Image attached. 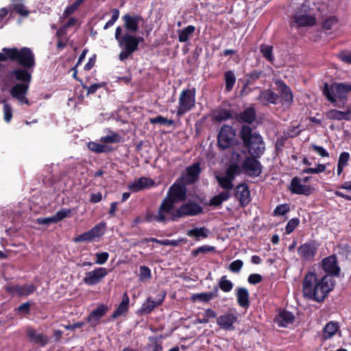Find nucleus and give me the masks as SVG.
Returning a JSON list of instances; mask_svg holds the SVG:
<instances>
[{
  "mask_svg": "<svg viewBox=\"0 0 351 351\" xmlns=\"http://www.w3.org/2000/svg\"><path fill=\"white\" fill-rule=\"evenodd\" d=\"M302 294L304 298L317 302H322L333 289L332 278L325 275L319 279L317 275L308 271L302 280Z\"/></svg>",
  "mask_w": 351,
  "mask_h": 351,
  "instance_id": "f257e3e1",
  "label": "nucleus"
},
{
  "mask_svg": "<svg viewBox=\"0 0 351 351\" xmlns=\"http://www.w3.org/2000/svg\"><path fill=\"white\" fill-rule=\"evenodd\" d=\"M243 147L246 149L249 155L263 156L265 151V143L261 135L253 132L249 125H243L239 132Z\"/></svg>",
  "mask_w": 351,
  "mask_h": 351,
  "instance_id": "f03ea898",
  "label": "nucleus"
},
{
  "mask_svg": "<svg viewBox=\"0 0 351 351\" xmlns=\"http://www.w3.org/2000/svg\"><path fill=\"white\" fill-rule=\"evenodd\" d=\"M351 92V84L344 82H334L330 85L325 83L323 87L322 93L335 107L344 106L348 101L349 93Z\"/></svg>",
  "mask_w": 351,
  "mask_h": 351,
  "instance_id": "7ed1b4c3",
  "label": "nucleus"
},
{
  "mask_svg": "<svg viewBox=\"0 0 351 351\" xmlns=\"http://www.w3.org/2000/svg\"><path fill=\"white\" fill-rule=\"evenodd\" d=\"M121 34L122 28L120 26L117 27L114 38L118 41L119 47H123V50L119 53V59L121 61H125L138 50L139 43L143 41V38L128 33L123 36H121Z\"/></svg>",
  "mask_w": 351,
  "mask_h": 351,
  "instance_id": "20e7f679",
  "label": "nucleus"
},
{
  "mask_svg": "<svg viewBox=\"0 0 351 351\" xmlns=\"http://www.w3.org/2000/svg\"><path fill=\"white\" fill-rule=\"evenodd\" d=\"M10 57L12 62H16L21 67L34 68L36 66L35 55L29 47H12Z\"/></svg>",
  "mask_w": 351,
  "mask_h": 351,
  "instance_id": "39448f33",
  "label": "nucleus"
},
{
  "mask_svg": "<svg viewBox=\"0 0 351 351\" xmlns=\"http://www.w3.org/2000/svg\"><path fill=\"white\" fill-rule=\"evenodd\" d=\"M196 89L195 87L183 89L178 98V106L176 111L177 117L192 110L195 106Z\"/></svg>",
  "mask_w": 351,
  "mask_h": 351,
  "instance_id": "423d86ee",
  "label": "nucleus"
},
{
  "mask_svg": "<svg viewBox=\"0 0 351 351\" xmlns=\"http://www.w3.org/2000/svg\"><path fill=\"white\" fill-rule=\"evenodd\" d=\"M186 198V189L184 184L175 182L169 189L167 196L162 199V203L171 212L175 207V204L184 202Z\"/></svg>",
  "mask_w": 351,
  "mask_h": 351,
  "instance_id": "0eeeda50",
  "label": "nucleus"
},
{
  "mask_svg": "<svg viewBox=\"0 0 351 351\" xmlns=\"http://www.w3.org/2000/svg\"><path fill=\"white\" fill-rule=\"evenodd\" d=\"M202 206L195 202H188L182 204L176 209H173L170 213L169 220L178 221L180 218L188 216H196L203 213Z\"/></svg>",
  "mask_w": 351,
  "mask_h": 351,
  "instance_id": "6e6552de",
  "label": "nucleus"
},
{
  "mask_svg": "<svg viewBox=\"0 0 351 351\" xmlns=\"http://www.w3.org/2000/svg\"><path fill=\"white\" fill-rule=\"evenodd\" d=\"M262 156L249 155L241 163L243 172L251 177H258L263 172V165L258 160Z\"/></svg>",
  "mask_w": 351,
  "mask_h": 351,
  "instance_id": "1a4fd4ad",
  "label": "nucleus"
},
{
  "mask_svg": "<svg viewBox=\"0 0 351 351\" xmlns=\"http://www.w3.org/2000/svg\"><path fill=\"white\" fill-rule=\"evenodd\" d=\"M236 136L235 130L229 125H223L221 127L217 134V146L219 149L224 151L233 145V141Z\"/></svg>",
  "mask_w": 351,
  "mask_h": 351,
  "instance_id": "9d476101",
  "label": "nucleus"
},
{
  "mask_svg": "<svg viewBox=\"0 0 351 351\" xmlns=\"http://www.w3.org/2000/svg\"><path fill=\"white\" fill-rule=\"evenodd\" d=\"M3 289L12 298L15 296L22 297L32 294L36 290V287L34 284L21 285L19 284L8 283L3 287Z\"/></svg>",
  "mask_w": 351,
  "mask_h": 351,
  "instance_id": "9b49d317",
  "label": "nucleus"
},
{
  "mask_svg": "<svg viewBox=\"0 0 351 351\" xmlns=\"http://www.w3.org/2000/svg\"><path fill=\"white\" fill-rule=\"evenodd\" d=\"M311 178V176L304 177L303 179H301L298 176L293 177L291 179L290 185L289 186L290 191L293 194L304 195L306 196L310 195L312 194L313 189L310 185L302 184V182L304 183H307L310 181Z\"/></svg>",
  "mask_w": 351,
  "mask_h": 351,
  "instance_id": "f8f14e48",
  "label": "nucleus"
},
{
  "mask_svg": "<svg viewBox=\"0 0 351 351\" xmlns=\"http://www.w3.org/2000/svg\"><path fill=\"white\" fill-rule=\"evenodd\" d=\"M29 89V85L16 83L11 87L9 93L12 99L16 100L19 104L30 106L32 102L27 97Z\"/></svg>",
  "mask_w": 351,
  "mask_h": 351,
  "instance_id": "ddd939ff",
  "label": "nucleus"
},
{
  "mask_svg": "<svg viewBox=\"0 0 351 351\" xmlns=\"http://www.w3.org/2000/svg\"><path fill=\"white\" fill-rule=\"evenodd\" d=\"M318 244L314 240H308L300 245L298 254L301 258L306 261H313L317 252Z\"/></svg>",
  "mask_w": 351,
  "mask_h": 351,
  "instance_id": "4468645a",
  "label": "nucleus"
},
{
  "mask_svg": "<svg viewBox=\"0 0 351 351\" xmlns=\"http://www.w3.org/2000/svg\"><path fill=\"white\" fill-rule=\"evenodd\" d=\"M278 100L282 104L291 106L293 103V94L291 88L282 80L275 81Z\"/></svg>",
  "mask_w": 351,
  "mask_h": 351,
  "instance_id": "2eb2a0df",
  "label": "nucleus"
},
{
  "mask_svg": "<svg viewBox=\"0 0 351 351\" xmlns=\"http://www.w3.org/2000/svg\"><path fill=\"white\" fill-rule=\"evenodd\" d=\"M106 227V223L101 222L95 226L90 230L80 234L73 239L75 243L90 242L94 239L100 237L104 234L102 229Z\"/></svg>",
  "mask_w": 351,
  "mask_h": 351,
  "instance_id": "dca6fc26",
  "label": "nucleus"
},
{
  "mask_svg": "<svg viewBox=\"0 0 351 351\" xmlns=\"http://www.w3.org/2000/svg\"><path fill=\"white\" fill-rule=\"evenodd\" d=\"M322 267L323 270L328 274L329 276H339L341 271L338 265L337 256L335 254L325 257L322 260Z\"/></svg>",
  "mask_w": 351,
  "mask_h": 351,
  "instance_id": "f3484780",
  "label": "nucleus"
},
{
  "mask_svg": "<svg viewBox=\"0 0 351 351\" xmlns=\"http://www.w3.org/2000/svg\"><path fill=\"white\" fill-rule=\"evenodd\" d=\"M34 68L19 67L14 69L10 75L19 82V84L30 85L32 79V72Z\"/></svg>",
  "mask_w": 351,
  "mask_h": 351,
  "instance_id": "a211bd4d",
  "label": "nucleus"
},
{
  "mask_svg": "<svg viewBox=\"0 0 351 351\" xmlns=\"http://www.w3.org/2000/svg\"><path fill=\"white\" fill-rule=\"evenodd\" d=\"M166 291H161L157 295V300H153L151 298H148L147 300L142 304L141 307L138 310V312L141 315L149 314L155 307L161 305L165 298Z\"/></svg>",
  "mask_w": 351,
  "mask_h": 351,
  "instance_id": "6ab92c4d",
  "label": "nucleus"
},
{
  "mask_svg": "<svg viewBox=\"0 0 351 351\" xmlns=\"http://www.w3.org/2000/svg\"><path fill=\"white\" fill-rule=\"evenodd\" d=\"M164 204L161 202L160 206L158 210L157 214L152 212H147L145 217V220L147 222L157 221L159 223H165L169 220V213L171 211L167 208Z\"/></svg>",
  "mask_w": 351,
  "mask_h": 351,
  "instance_id": "aec40b11",
  "label": "nucleus"
},
{
  "mask_svg": "<svg viewBox=\"0 0 351 351\" xmlns=\"http://www.w3.org/2000/svg\"><path fill=\"white\" fill-rule=\"evenodd\" d=\"M108 274L107 269L105 267H98L91 271L86 273L83 282L89 286H93L98 284Z\"/></svg>",
  "mask_w": 351,
  "mask_h": 351,
  "instance_id": "412c9836",
  "label": "nucleus"
},
{
  "mask_svg": "<svg viewBox=\"0 0 351 351\" xmlns=\"http://www.w3.org/2000/svg\"><path fill=\"white\" fill-rule=\"evenodd\" d=\"M237 315L235 313L228 311L217 319V324L225 330H234V324L237 322Z\"/></svg>",
  "mask_w": 351,
  "mask_h": 351,
  "instance_id": "4be33fe9",
  "label": "nucleus"
},
{
  "mask_svg": "<svg viewBox=\"0 0 351 351\" xmlns=\"http://www.w3.org/2000/svg\"><path fill=\"white\" fill-rule=\"evenodd\" d=\"M234 195L242 207L246 206L250 202V191L246 183L238 184L234 189Z\"/></svg>",
  "mask_w": 351,
  "mask_h": 351,
  "instance_id": "5701e85b",
  "label": "nucleus"
},
{
  "mask_svg": "<svg viewBox=\"0 0 351 351\" xmlns=\"http://www.w3.org/2000/svg\"><path fill=\"white\" fill-rule=\"evenodd\" d=\"M326 117L330 120L351 121V105L347 106L345 111L330 109L326 112Z\"/></svg>",
  "mask_w": 351,
  "mask_h": 351,
  "instance_id": "b1692460",
  "label": "nucleus"
},
{
  "mask_svg": "<svg viewBox=\"0 0 351 351\" xmlns=\"http://www.w3.org/2000/svg\"><path fill=\"white\" fill-rule=\"evenodd\" d=\"M122 19L124 22V27L131 33L136 32L138 29L139 23L143 21L141 15L131 16L129 14L123 16Z\"/></svg>",
  "mask_w": 351,
  "mask_h": 351,
  "instance_id": "393cba45",
  "label": "nucleus"
},
{
  "mask_svg": "<svg viewBox=\"0 0 351 351\" xmlns=\"http://www.w3.org/2000/svg\"><path fill=\"white\" fill-rule=\"evenodd\" d=\"M340 330L339 323L334 321L328 322L323 328L322 339L327 341L332 339Z\"/></svg>",
  "mask_w": 351,
  "mask_h": 351,
  "instance_id": "a878e982",
  "label": "nucleus"
},
{
  "mask_svg": "<svg viewBox=\"0 0 351 351\" xmlns=\"http://www.w3.org/2000/svg\"><path fill=\"white\" fill-rule=\"evenodd\" d=\"M295 321L294 315L287 310H282L276 317V322L280 327H287L292 324Z\"/></svg>",
  "mask_w": 351,
  "mask_h": 351,
  "instance_id": "bb28decb",
  "label": "nucleus"
},
{
  "mask_svg": "<svg viewBox=\"0 0 351 351\" xmlns=\"http://www.w3.org/2000/svg\"><path fill=\"white\" fill-rule=\"evenodd\" d=\"M293 23L298 27H312L315 25L316 20L314 16L307 14H295L293 17Z\"/></svg>",
  "mask_w": 351,
  "mask_h": 351,
  "instance_id": "cd10ccee",
  "label": "nucleus"
},
{
  "mask_svg": "<svg viewBox=\"0 0 351 351\" xmlns=\"http://www.w3.org/2000/svg\"><path fill=\"white\" fill-rule=\"evenodd\" d=\"M236 296L237 302L241 307L247 308L250 306V294L246 288L237 287Z\"/></svg>",
  "mask_w": 351,
  "mask_h": 351,
  "instance_id": "c85d7f7f",
  "label": "nucleus"
},
{
  "mask_svg": "<svg viewBox=\"0 0 351 351\" xmlns=\"http://www.w3.org/2000/svg\"><path fill=\"white\" fill-rule=\"evenodd\" d=\"M154 185V181L146 177H141L136 181L129 186L130 190L133 192H138L145 188L152 186Z\"/></svg>",
  "mask_w": 351,
  "mask_h": 351,
  "instance_id": "c756f323",
  "label": "nucleus"
},
{
  "mask_svg": "<svg viewBox=\"0 0 351 351\" xmlns=\"http://www.w3.org/2000/svg\"><path fill=\"white\" fill-rule=\"evenodd\" d=\"M108 311V307L105 304H100L95 310H93L87 318L88 322L96 325L99 320L104 316Z\"/></svg>",
  "mask_w": 351,
  "mask_h": 351,
  "instance_id": "7c9ffc66",
  "label": "nucleus"
},
{
  "mask_svg": "<svg viewBox=\"0 0 351 351\" xmlns=\"http://www.w3.org/2000/svg\"><path fill=\"white\" fill-rule=\"evenodd\" d=\"M256 114L254 108L249 107L237 115V119L240 122L250 124L256 119Z\"/></svg>",
  "mask_w": 351,
  "mask_h": 351,
  "instance_id": "2f4dec72",
  "label": "nucleus"
},
{
  "mask_svg": "<svg viewBox=\"0 0 351 351\" xmlns=\"http://www.w3.org/2000/svg\"><path fill=\"white\" fill-rule=\"evenodd\" d=\"M130 303V298L127 292H124L122 296V300L117 308L113 311L111 317L116 319L117 317L122 315L128 311Z\"/></svg>",
  "mask_w": 351,
  "mask_h": 351,
  "instance_id": "473e14b6",
  "label": "nucleus"
},
{
  "mask_svg": "<svg viewBox=\"0 0 351 351\" xmlns=\"http://www.w3.org/2000/svg\"><path fill=\"white\" fill-rule=\"evenodd\" d=\"M219 296V291L218 286H215L213 289L211 291L206 292V293H200L193 295V300H198L202 302H208L210 300L213 299L214 298H217Z\"/></svg>",
  "mask_w": 351,
  "mask_h": 351,
  "instance_id": "72a5a7b5",
  "label": "nucleus"
},
{
  "mask_svg": "<svg viewBox=\"0 0 351 351\" xmlns=\"http://www.w3.org/2000/svg\"><path fill=\"white\" fill-rule=\"evenodd\" d=\"M231 197L229 191H222L210 199L208 205L210 206H220L223 202L228 200Z\"/></svg>",
  "mask_w": 351,
  "mask_h": 351,
  "instance_id": "f704fd0d",
  "label": "nucleus"
},
{
  "mask_svg": "<svg viewBox=\"0 0 351 351\" xmlns=\"http://www.w3.org/2000/svg\"><path fill=\"white\" fill-rule=\"evenodd\" d=\"M187 173V180L189 183H193L197 180L201 172L200 165L198 162L194 163L186 169Z\"/></svg>",
  "mask_w": 351,
  "mask_h": 351,
  "instance_id": "c9c22d12",
  "label": "nucleus"
},
{
  "mask_svg": "<svg viewBox=\"0 0 351 351\" xmlns=\"http://www.w3.org/2000/svg\"><path fill=\"white\" fill-rule=\"evenodd\" d=\"M225 92L230 93L236 84V76L233 71L229 70L224 73Z\"/></svg>",
  "mask_w": 351,
  "mask_h": 351,
  "instance_id": "e433bc0d",
  "label": "nucleus"
},
{
  "mask_svg": "<svg viewBox=\"0 0 351 351\" xmlns=\"http://www.w3.org/2000/svg\"><path fill=\"white\" fill-rule=\"evenodd\" d=\"M195 30L193 25H188L182 29L178 30V40L180 43L187 42Z\"/></svg>",
  "mask_w": 351,
  "mask_h": 351,
  "instance_id": "4c0bfd02",
  "label": "nucleus"
},
{
  "mask_svg": "<svg viewBox=\"0 0 351 351\" xmlns=\"http://www.w3.org/2000/svg\"><path fill=\"white\" fill-rule=\"evenodd\" d=\"M216 178L220 187L224 190L223 191L231 193V191L234 189L233 181L234 180L226 175L224 176H217Z\"/></svg>",
  "mask_w": 351,
  "mask_h": 351,
  "instance_id": "58836bf2",
  "label": "nucleus"
},
{
  "mask_svg": "<svg viewBox=\"0 0 351 351\" xmlns=\"http://www.w3.org/2000/svg\"><path fill=\"white\" fill-rule=\"evenodd\" d=\"M242 172L241 165H240L237 162H230L225 171V175L234 180Z\"/></svg>",
  "mask_w": 351,
  "mask_h": 351,
  "instance_id": "ea45409f",
  "label": "nucleus"
},
{
  "mask_svg": "<svg viewBox=\"0 0 351 351\" xmlns=\"http://www.w3.org/2000/svg\"><path fill=\"white\" fill-rule=\"evenodd\" d=\"M208 230L205 227L195 228L189 230L187 232V235L190 237H194L195 240L199 241L200 238L208 237Z\"/></svg>",
  "mask_w": 351,
  "mask_h": 351,
  "instance_id": "a19ab883",
  "label": "nucleus"
},
{
  "mask_svg": "<svg viewBox=\"0 0 351 351\" xmlns=\"http://www.w3.org/2000/svg\"><path fill=\"white\" fill-rule=\"evenodd\" d=\"M232 118V112L226 109H221L214 112L213 120L215 122H221Z\"/></svg>",
  "mask_w": 351,
  "mask_h": 351,
  "instance_id": "79ce46f5",
  "label": "nucleus"
},
{
  "mask_svg": "<svg viewBox=\"0 0 351 351\" xmlns=\"http://www.w3.org/2000/svg\"><path fill=\"white\" fill-rule=\"evenodd\" d=\"M27 336L35 343H39L42 346H45L48 342V338L47 336L43 334H38L34 330H29L27 332Z\"/></svg>",
  "mask_w": 351,
  "mask_h": 351,
  "instance_id": "37998d69",
  "label": "nucleus"
},
{
  "mask_svg": "<svg viewBox=\"0 0 351 351\" xmlns=\"http://www.w3.org/2000/svg\"><path fill=\"white\" fill-rule=\"evenodd\" d=\"M273 49V46L269 45L262 44L260 46V52L262 56L271 63H273L275 60Z\"/></svg>",
  "mask_w": 351,
  "mask_h": 351,
  "instance_id": "c03bdc74",
  "label": "nucleus"
},
{
  "mask_svg": "<svg viewBox=\"0 0 351 351\" xmlns=\"http://www.w3.org/2000/svg\"><path fill=\"white\" fill-rule=\"evenodd\" d=\"M261 97L270 104H276L278 102V95L271 89L263 91Z\"/></svg>",
  "mask_w": 351,
  "mask_h": 351,
  "instance_id": "a18cd8bd",
  "label": "nucleus"
},
{
  "mask_svg": "<svg viewBox=\"0 0 351 351\" xmlns=\"http://www.w3.org/2000/svg\"><path fill=\"white\" fill-rule=\"evenodd\" d=\"M338 22L339 19L335 16L328 17L322 22V29L326 31L331 30Z\"/></svg>",
  "mask_w": 351,
  "mask_h": 351,
  "instance_id": "49530a36",
  "label": "nucleus"
},
{
  "mask_svg": "<svg viewBox=\"0 0 351 351\" xmlns=\"http://www.w3.org/2000/svg\"><path fill=\"white\" fill-rule=\"evenodd\" d=\"M226 276L221 277L219 281V287L223 292H230L233 288V283L226 278Z\"/></svg>",
  "mask_w": 351,
  "mask_h": 351,
  "instance_id": "de8ad7c7",
  "label": "nucleus"
},
{
  "mask_svg": "<svg viewBox=\"0 0 351 351\" xmlns=\"http://www.w3.org/2000/svg\"><path fill=\"white\" fill-rule=\"evenodd\" d=\"M215 251V247L214 246L211 245H202L200 247H198L197 248L192 250L191 252V256L193 257H197L199 254H206L208 252H213Z\"/></svg>",
  "mask_w": 351,
  "mask_h": 351,
  "instance_id": "09e8293b",
  "label": "nucleus"
},
{
  "mask_svg": "<svg viewBox=\"0 0 351 351\" xmlns=\"http://www.w3.org/2000/svg\"><path fill=\"white\" fill-rule=\"evenodd\" d=\"M121 137L116 132H110V134L103 136L101 141L104 143H119Z\"/></svg>",
  "mask_w": 351,
  "mask_h": 351,
  "instance_id": "8fccbe9b",
  "label": "nucleus"
},
{
  "mask_svg": "<svg viewBox=\"0 0 351 351\" xmlns=\"http://www.w3.org/2000/svg\"><path fill=\"white\" fill-rule=\"evenodd\" d=\"M88 147L90 150L97 154L108 152L106 145L95 142L88 143Z\"/></svg>",
  "mask_w": 351,
  "mask_h": 351,
  "instance_id": "3c124183",
  "label": "nucleus"
},
{
  "mask_svg": "<svg viewBox=\"0 0 351 351\" xmlns=\"http://www.w3.org/2000/svg\"><path fill=\"white\" fill-rule=\"evenodd\" d=\"M300 219L298 217L291 219L285 226V232L287 234L292 233L299 226Z\"/></svg>",
  "mask_w": 351,
  "mask_h": 351,
  "instance_id": "603ef678",
  "label": "nucleus"
},
{
  "mask_svg": "<svg viewBox=\"0 0 351 351\" xmlns=\"http://www.w3.org/2000/svg\"><path fill=\"white\" fill-rule=\"evenodd\" d=\"M139 272L138 277L141 281H144L152 278L151 269L147 266H140Z\"/></svg>",
  "mask_w": 351,
  "mask_h": 351,
  "instance_id": "864d4df0",
  "label": "nucleus"
},
{
  "mask_svg": "<svg viewBox=\"0 0 351 351\" xmlns=\"http://www.w3.org/2000/svg\"><path fill=\"white\" fill-rule=\"evenodd\" d=\"M149 122L152 124L159 123V124H167L169 125H173V123H174V121L172 119H168L165 117H163L161 115H158L154 118H151L149 119Z\"/></svg>",
  "mask_w": 351,
  "mask_h": 351,
  "instance_id": "5fc2aeb1",
  "label": "nucleus"
},
{
  "mask_svg": "<svg viewBox=\"0 0 351 351\" xmlns=\"http://www.w3.org/2000/svg\"><path fill=\"white\" fill-rule=\"evenodd\" d=\"M13 10L22 16H27L29 12L25 8V5L21 3H14L12 5Z\"/></svg>",
  "mask_w": 351,
  "mask_h": 351,
  "instance_id": "6e6d98bb",
  "label": "nucleus"
},
{
  "mask_svg": "<svg viewBox=\"0 0 351 351\" xmlns=\"http://www.w3.org/2000/svg\"><path fill=\"white\" fill-rule=\"evenodd\" d=\"M263 75L262 71L254 70L252 72H250L246 75L247 77V83L252 84L258 80L261 75Z\"/></svg>",
  "mask_w": 351,
  "mask_h": 351,
  "instance_id": "4d7b16f0",
  "label": "nucleus"
},
{
  "mask_svg": "<svg viewBox=\"0 0 351 351\" xmlns=\"http://www.w3.org/2000/svg\"><path fill=\"white\" fill-rule=\"evenodd\" d=\"M71 212V209H69V208L60 209V210L56 212V213L53 215L55 222L58 223V221L67 217L70 215Z\"/></svg>",
  "mask_w": 351,
  "mask_h": 351,
  "instance_id": "13d9d810",
  "label": "nucleus"
},
{
  "mask_svg": "<svg viewBox=\"0 0 351 351\" xmlns=\"http://www.w3.org/2000/svg\"><path fill=\"white\" fill-rule=\"evenodd\" d=\"M290 207L288 204H282L278 205L274 210V215H285L289 212Z\"/></svg>",
  "mask_w": 351,
  "mask_h": 351,
  "instance_id": "bf43d9fd",
  "label": "nucleus"
},
{
  "mask_svg": "<svg viewBox=\"0 0 351 351\" xmlns=\"http://www.w3.org/2000/svg\"><path fill=\"white\" fill-rule=\"evenodd\" d=\"M243 266V262L240 259H237L236 261H232L230 263V265L229 266V269L232 272L238 273L240 271V270L241 269Z\"/></svg>",
  "mask_w": 351,
  "mask_h": 351,
  "instance_id": "052dcab7",
  "label": "nucleus"
},
{
  "mask_svg": "<svg viewBox=\"0 0 351 351\" xmlns=\"http://www.w3.org/2000/svg\"><path fill=\"white\" fill-rule=\"evenodd\" d=\"M3 115L5 121L9 123L12 118V109L8 104L3 105Z\"/></svg>",
  "mask_w": 351,
  "mask_h": 351,
  "instance_id": "680f3d73",
  "label": "nucleus"
},
{
  "mask_svg": "<svg viewBox=\"0 0 351 351\" xmlns=\"http://www.w3.org/2000/svg\"><path fill=\"white\" fill-rule=\"evenodd\" d=\"M16 310L19 313L23 315H29L30 313L31 310V304L29 302L23 303L18 306Z\"/></svg>",
  "mask_w": 351,
  "mask_h": 351,
  "instance_id": "e2e57ef3",
  "label": "nucleus"
},
{
  "mask_svg": "<svg viewBox=\"0 0 351 351\" xmlns=\"http://www.w3.org/2000/svg\"><path fill=\"white\" fill-rule=\"evenodd\" d=\"M311 148L313 151L317 152L321 157L324 158L329 156V153L328 152V151L322 146L315 144H312Z\"/></svg>",
  "mask_w": 351,
  "mask_h": 351,
  "instance_id": "0e129e2a",
  "label": "nucleus"
},
{
  "mask_svg": "<svg viewBox=\"0 0 351 351\" xmlns=\"http://www.w3.org/2000/svg\"><path fill=\"white\" fill-rule=\"evenodd\" d=\"M2 51L3 53L0 52V62H5L8 60L12 62V58L10 57L12 48L3 47Z\"/></svg>",
  "mask_w": 351,
  "mask_h": 351,
  "instance_id": "69168bd1",
  "label": "nucleus"
},
{
  "mask_svg": "<svg viewBox=\"0 0 351 351\" xmlns=\"http://www.w3.org/2000/svg\"><path fill=\"white\" fill-rule=\"evenodd\" d=\"M338 58L342 62L351 64V51H342L338 54Z\"/></svg>",
  "mask_w": 351,
  "mask_h": 351,
  "instance_id": "338daca9",
  "label": "nucleus"
},
{
  "mask_svg": "<svg viewBox=\"0 0 351 351\" xmlns=\"http://www.w3.org/2000/svg\"><path fill=\"white\" fill-rule=\"evenodd\" d=\"M95 256L97 258L95 263L99 265L104 264L108 261L109 257V254L106 252L97 253Z\"/></svg>",
  "mask_w": 351,
  "mask_h": 351,
  "instance_id": "774afa93",
  "label": "nucleus"
}]
</instances>
